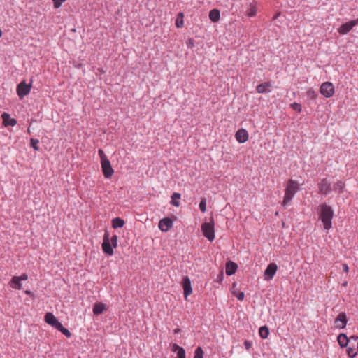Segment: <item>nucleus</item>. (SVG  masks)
<instances>
[{"label":"nucleus","instance_id":"obj_1","mask_svg":"<svg viewBox=\"0 0 358 358\" xmlns=\"http://www.w3.org/2000/svg\"><path fill=\"white\" fill-rule=\"evenodd\" d=\"M319 219L321 220L324 229L329 230L332 227V219L334 217V210L327 203L320 204L317 208Z\"/></svg>","mask_w":358,"mask_h":358},{"label":"nucleus","instance_id":"obj_2","mask_svg":"<svg viewBox=\"0 0 358 358\" xmlns=\"http://www.w3.org/2000/svg\"><path fill=\"white\" fill-rule=\"evenodd\" d=\"M299 189V184L297 181L289 179L285 189V195L282 202V206L285 209L287 206L292 201L294 195Z\"/></svg>","mask_w":358,"mask_h":358},{"label":"nucleus","instance_id":"obj_3","mask_svg":"<svg viewBox=\"0 0 358 358\" xmlns=\"http://www.w3.org/2000/svg\"><path fill=\"white\" fill-rule=\"evenodd\" d=\"M201 231L203 236L208 238L210 241H212L215 238V229H214V220L210 218L209 222H204L201 225Z\"/></svg>","mask_w":358,"mask_h":358},{"label":"nucleus","instance_id":"obj_4","mask_svg":"<svg viewBox=\"0 0 358 358\" xmlns=\"http://www.w3.org/2000/svg\"><path fill=\"white\" fill-rule=\"evenodd\" d=\"M347 348V352L350 357H354L358 352V336H352L350 337V343Z\"/></svg>","mask_w":358,"mask_h":358},{"label":"nucleus","instance_id":"obj_5","mask_svg":"<svg viewBox=\"0 0 358 358\" xmlns=\"http://www.w3.org/2000/svg\"><path fill=\"white\" fill-rule=\"evenodd\" d=\"M113 247L110 241V235L109 233L106 231L103 235V239L102 243V250L104 253L108 255H113Z\"/></svg>","mask_w":358,"mask_h":358},{"label":"nucleus","instance_id":"obj_6","mask_svg":"<svg viewBox=\"0 0 358 358\" xmlns=\"http://www.w3.org/2000/svg\"><path fill=\"white\" fill-rule=\"evenodd\" d=\"M320 92L326 98H330L334 94V86L330 82H324L321 85Z\"/></svg>","mask_w":358,"mask_h":358},{"label":"nucleus","instance_id":"obj_7","mask_svg":"<svg viewBox=\"0 0 358 358\" xmlns=\"http://www.w3.org/2000/svg\"><path fill=\"white\" fill-rule=\"evenodd\" d=\"M31 82L27 84L24 80L18 84L17 87V94L20 99H22L26 95L29 94L31 88Z\"/></svg>","mask_w":358,"mask_h":358},{"label":"nucleus","instance_id":"obj_8","mask_svg":"<svg viewBox=\"0 0 358 358\" xmlns=\"http://www.w3.org/2000/svg\"><path fill=\"white\" fill-rule=\"evenodd\" d=\"M318 188L319 193L324 196H327L332 192L331 184L327 178L321 180L318 183Z\"/></svg>","mask_w":358,"mask_h":358},{"label":"nucleus","instance_id":"obj_9","mask_svg":"<svg viewBox=\"0 0 358 358\" xmlns=\"http://www.w3.org/2000/svg\"><path fill=\"white\" fill-rule=\"evenodd\" d=\"M357 24H358L357 19L349 21L346 23L343 24L338 29V31L340 34L345 35L348 34Z\"/></svg>","mask_w":358,"mask_h":358},{"label":"nucleus","instance_id":"obj_10","mask_svg":"<svg viewBox=\"0 0 358 358\" xmlns=\"http://www.w3.org/2000/svg\"><path fill=\"white\" fill-rule=\"evenodd\" d=\"M277 270H278V266H277L276 264H275V263L269 264L267 266V267L265 269L264 273V280H271V279H273Z\"/></svg>","mask_w":358,"mask_h":358},{"label":"nucleus","instance_id":"obj_11","mask_svg":"<svg viewBox=\"0 0 358 358\" xmlns=\"http://www.w3.org/2000/svg\"><path fill=\"white\" fill-rule=\"evenodd\" d=\"M103 174L106 178H110L113 173V169L111 166L110 162L108 159H105L101 162Z\"/></svg>","mask_w":358,"mask_h":358},{"label":"nucleus","instance_id":"obj_12","mask_svg":"<svg viewBox=\"0 0 358 358\" xmlns=\"http://www.w3.org/2000/svg\"><path fill=\"white\" fill-rule=\"evenodd\" d=\"M182 285L184 290L185 298L187 299V296L192 294V293L190 279L187 276H186L185 278H183Z\"/></svg>","mask_w":358,"mask_h":358},{"label":"nucleus","instance_id":"obj_13","mask_svg":"<svg viewBox=\"0 0 358 358\" xmlns=\"http://www.w3.org/2000/svg\"><path fill=\"white\" fill-rule=\"evenodd\" d=\"M236 141L240 143H243L248 140V133L245 129H238L235 134Z\"/></svg>","mask_w":358,"mask_h":358},{"label":"nucleus","instance_id":"obj_14","mask_svg":"<svg viewBox=\"0 0 358 358\" xmlns=\"http://www.w3.org/2000/svg\"><path fill=\"white\" fill-rule=\"evenodd\" d=\"M346 315L344 313H341L335 320V326L338 329H343L345 327L347 324Z\"/></svg>","mask_w":358,"mask_h":358},{"label":"nucleus","instance_id":"obj_15","mask_svg":"<svg viewBox=\"0 0 358 358\" xmlns=\"http://www.w3.org/2000/svg\"><path fill=\"white\" fill-rule=\"evenodd\" d=\"M173 226V221L169 218L165 217L162 219L159 222V228L162 231H169Z\"/></svg>","mask_w":358,"mask_h":358},{"label":"nucleus","instance_id":"obj_16","mask_svg":"<svg viewBox=\"0 0 358 358\" xmlns=\"http://www.w3.org/2000/svg\"><path fill=\"white\" fill-rule=\"evenodd\" d=\"M3 124L5 127H14L17 124V120L15 118L10 117V115L7 113H3L1 115Z\"/></svg>","mask_w":358,"mask_h":358},{"label":"nucleus","instance_id":"obj_17","mask_svg":"<svg viewBox=\"0 0 358 358\" xmlns=\"http://www.w3.org/2000/svg\"><path fill=\"white\" fill-rule=\"evenodd\" d=\"M238 268L236 263L229 261L226 263L225 271L227 275H231L234 274Z\"/></svg>","mask_w":358,"mask_h":358},{"label":"nucleus","instance_id":"obj_18","mask_svg":"<svg viewBox=\"0 0 358 358\" xmlns=\"http://www.w3.org/2000/svg\"><path fill=\"white\" fill-rule=\"evenodd\" d=\"M345 187V181L338 180L333 185V187L331 188H332V191H335L336 192H338V194H341L343 192Z\"/></svg>","mask_w":358,"mask_h":358},{"label":"nucleus","instance_id":"obj_19","mask_svg":"<svg viewBox=\"0 0 358 358\" xmlns=\"http://www.w3.org/2000/svg\"><path fill=\"white\" fill-rule=\"evenodd\" d=\"M271 87V85L269 82H265L261 83L257 86V91L259 94H263L267 92H270L269 88Z\"/></svg>","mask_w":358,"mask_h":358},{"label":"nucleus","instance_id":"obj_20","mask_svg":"<svg viewBox=\"0 0 358 358\" xmlns=\"http://www.w3.org/2000/svg\"><path fill=\"white\" fill-rule=\"evenodd\" d=\"M93 313L96 315L102 314L106 310V306L102 303H96L93 306Z\"/></svg>","mask_w":358,"mask_h":358},{"label":"nucleus","instance_id":"obj_21","mask_svg":"<svg viewBox=\"0 0 358 358\" xmlns=\"http://www.w3.org/2000/svg\"><path fill=\"white\" fill-rule=\"evenodd\" d=\"M338 344L341 348H344L345 346H348V343H350V338H348L346 334H340L338 336L337 338Z\"/></svg>","mask_w":358,"mask_h":358},{"label":"nucleus","instance_id":"obj_22","mask_svg":"<svg viewBox=\"0 0 358 358\" xmlns=\"http://www.w3.org/2000/svg\"><path fill=\"white\" fill-rule=\"evenodd\" d=\"M45 321L49 325L53 326L59 321L52 313H47L45 315Z\"/></svg>","mask_w":358,"mask_h":358},{"label":"nucleus","instance_id":"obj_23","mask_svg":"<svg viewBox=\"0 0 358 358\" xmlns=\"http://www.w3.org/2000/svg\"><path fill=\"white\" fill-rule=\"evenodd\" d=\"M209 18L213 22H217L220 18V10L217 9L211 10L209 13Z\"/></svg>","mask_w":358,"mask_h":358},{"label":"nucleus","instance_id":"obj_24","mask_svg":"<svg viewBox=\"0 0 358 358\" xmlns=\"http://www.w3.org/2000/svg\"><path fill=\"white\" fill-rule=\"evenodd\" d=\"M11 287L17 289H22V283L20 282V278L18 276H14L11 279V281L10 282Z\"/></svg>","mask_w":358,"mask_h":358},{"label":"nucleus","instance_id":"obj_25","mask_svg":"<svg viewBox=\"0 0 358 358\" xmlns=\"http://www.w3.org/2000/svg\"><path fill=\"white\" fill-rule=\"evenodd\" d=\"M124 224V221L120 217H115L112 220V227L114 229L122 227Z\"/></svg>","mask_w":358,"mask_h":358},{"label":"nucleus","instance_id":"obj_26","mask_svg":"<svg viewBox=\"0 0 358 358\" xmlns=\"http://www.w3.org/2000/svg\"><path fill=\"white\" fill-rule=\"evenodd\" d=\"M259 334L262 338L266 339L269 335V329L267 326L261 327L259 329Z\"/></svg>","mask_w":358,"mask_h":358},{"label":"nucleus","instance_id":"obj_27","mask_svg":"<svg viewBox=\"0 0 358 358\" xmlns=\"http://www.w3.org/2000/svg\"><path fill=\"white\" fill-rule=\"evenodd\" d=\"M180 194L179 193H177V192H174L172 196H171V203L174 206H180V202L177 201V199H180Z\"/></svg>","mask_w":358,"mask_h":358},{"label":"nucleus","instance_id":"obj_28","mask_svg":"<svg viewBox=\"0 0 358 358\" xmlns=\"http://www.w3.org/2000/svg\"><path fill=\"white\" fill-rule=\"evenodd\" d=\"M257 13V8L255 5L250 3L249 5V8L247 10V15L249 17H253L256 15Z\"/></svg>","mask_w":358,"mask_h":358},{"label":"nucleus","instance_id":"obj_29","mask_svg":"<svg viewBox=\"0 0 358 358\" xmlns=\"http://www.w3.org/2000/svg\"><path fill=\"white\" fill-rule=\"evenodd\" d=\"M306 94H307V97L309 99L314 100V99H316V98L317 97V94L316 91L315 90H313V88H309L307 90Z\"/></svg>","mask_w":358,"mask_h":358},{"label":"nucleus","instance_id":"obj_30","mask_svg":"<svg viewBox=\"0 0 358 358\" xmlns=\"http://www.w3.org/2000/svg\"><path fill=\"white\" fill-rule=\"evenodd\" d=\"M194 358H203V351L201 347H197L196 348Z\"/></svg>","mask_w":358,"mask_h":358},{"label":"nucleus","instance_id":"obj_31","mask_svg":"<svg viewBox=\"0 0 358 358\" xmlns=\"http://www.w3.org/2000/svg\"><path fill=\"white\" fill-rule=\"evenodd\" d=\"M31 145L34 148V150H38L39 147L38 146V144L39 143V140L36 138H31L30 141Z\"/></svg>","mask_w":358,"mask_h":358},{"label":"nucleus","instance_id":"obj_32","mask_svg":"<svg viewBox=\"0 0 358 358\" xmlns=\"http://www.w3.org/2000/svg\"><path fill=\"white\" fill-rule=\"evenodd\" d=\"M199 209L201 212L205 213L206 210V199H203L199 203Z\"/></svg>","mask_w":358,"mask_h":358},{"label":"nucleus","instance_id":"obj_33","mask_svg":"<svg viewBox=\"0 0 358 358\" xmlns=\"http://www.w3.org/2000/svg\"><path fill=\"white\" fill-rule=\"evenodd\" d=\"M110 241L111 244L113 245V247L114 248H116L117 247V235H113L110 238Z\"/></svg>","mask_w":358,"mask_h":358},{"label":"nucleus","instance_id":"obj_34","mask_svg":"<svg viewBox=\"0 0 358 358\" xmlns=\"http://www.w3.org/2000/svg\"><path fill=\"white\" fill-rule=\"evenodd\" d=\"M98 154L101 159V162H103L105 159H108L102 149L98 150Z\"/></svg>","mask_w":358,"mask_h":358},{"label":"nucleus","instance_id":"obj_35","mask_svg":"<svg viewBox=\"0 0 358 358\" xmlns=\"http://www.w3.org/2000/svg\"><path fill=\"white\" fill-rule=\"evenodd\" d=\"M292 108H293V110L300 113L301 111V104L298 103H293L292 105H291Z\"/></svg>","mask_w":358,"mask_h":358},{"label":"nucleus","instance_id":"obj_36","mask_svg":"<svg viewBox=\"0 0 358 358\" xmlns=\"http://www.w3.org/2000/svg\"><path fill=\"white\" fill-rule=\"evenodd\" d=\"M224 278V274L222 271H220L219 274L217 275V278L215 279V281L221 283Z\"/></svg>","mask_w":358,"mask_h":358},{"label":"nucleus","instance_id":"obj_37","mask_svg":"<svg viewBox=\"0 0 358 358\" xmlns=\"http://www.w3.org/2000/svg\"><path fill=\"white\" fill-rule=\"evenodd\" d=\"M177 358H186L185 357V351L183 349H180V351L177 352Z\"/></svg>","mask_w":358,"mask_h":358},{"label":"nucleus","instance_id":"obj_38","mask_svg":"<svg viewBox=\"0 0 358 358\" xmlns=\"http://www.w3.org/2000/svg\"><path fill=\"white\" fill-rule=\"evenodd\" d=\"M60 332H62L67 338H69V337L71 336V333L70 332V331L69 329H67L66 328H65V327H64L62 329V330L60 331Z\"/></svg>","mask_w":358,"mask_h":358},{"label":"nucleus","instance_id":"obj_39","mask_svg":"<svg viewBox=\"0 0 358 358\" xmlns=\"http://www.w3.org/2000/svg\"><path fill=\"white\" fill-rule=\"evenodd\" d=\"M244 344V346H245V348L248 350H250V348L252 347V343L251 341H248V340H245L243 343Z\"/></svg>","mask_w":358,"mask_h":358},{"label":"nucleus","instance_id":"obj_40","mask_svg":"<svg viewBox=\"0 0 358 358\" xmlns=\"http://www.w3.org/2000/svg\"><path fill=\"white\" fill-rule=\"evenodd\" d=\"M54 328H55L56 329H57L59 331H60L61 330H62V329L64 328V326L58 321L54 326H53Z\"/></svg>","mask_w":358,"mask_h":358},{"label":"nucleus","instance_id":"obj_41","mask_svg":"<svg viewBox=\"0 0 358 358\" xmlns=\"http://www.w3.org/2000/svg\"><path fill=\"white\" fill-rule=\"evenodd\" d=\"M187 46L189 48H192L194 46V40L192 38H189L187 41Z\"/></svg>","mask_w":358,"mask_h":358},{"label":"nucleus","instance_id":"obj_42","mask_svg":"<svg viewBox=\"0 0 358 358\" xmlns=\"http://www.w3.org/2000/svg\"><path fill=\"white\" fill-rule=\"evenodd\" d=\"M180 349H183V348H182V347L179 346V345H177V344H173V349H172V350H173V352H178V351H180Z\"/></svg>","mask_w":358,"mask_h":358},{"label":"nucleus","instance_id":"obj_43","mask_svg":"<svg viewBox=\"0 0 358 358\" xmlns=\"http://www.w3.org/2000/svg\"><path fill=\"white\" fill-rule=\"evenodd\" d=\"M244 297H245V294L243 292H239L237 295H236V298L239 301H243L244 299Z\"/></svg>","mask_w":358,"mask_h":358},{"label":"nucleus","instance_id":"obj_44","mask_svg":"<svg viewBox=\"0 0 358 358\" xmlns=\"http://www.w3.org/2000/svg\"><path fill=\"white\" fill-rule=\"evenodd\" d=\"M343 271L345 273H348L349 271V267L347 264H342Z\"/></svg>","mask_w":358,"mask_h":358},{"label":"nucleus","instance_id":"obj_45","mask_svg":"<svg viewBox=\"0 0 358 358\" xmlns=\"http://www.w3.org/2000/svg\"><path fill=\"white\" fill-rule=\"evenodd\" d=\"M18 278H20V281L27 280L28 279V276L27 274H22V275L18 276Z\"/></svg>","mask_w":358,"mask_h":358},{"label":"nucleus","instance_id":"obj_46","mask_svg":"<svg viewBox=\"0 0 358 358\" xmlns=\"http://www.w3.org/2000/svg\"><path fill=\"white\" fill-rule=\"evenodd\" d=\"M176 26H177L178 27H182V26H183V21H182V20H181L180 22L177 21V22H176Z\"/></svg>","mask_w":358,"mask_h":358},{"label":"nucleus","instance_id":"obj_47","mask_svg":"<svg viewBox=\"0 0 358 358\" xmlns=\"http://www.w3.org/2000/svg\"><path fill=\"white\" fill-rule=\"evenodd\" d=\"M24 292L27 295H32V292L30 290H26Z\"/></svg>","mask_w":358,"mask_h":358},{"label":"nucleus","instance_id":"obj_48","mask_svg":"<svg viewBox=\"0 0 358 358\" xmlns=\"http://www.w3.org/2000/svg\"><path fill=\"white\" fill-rule=\"evenodd\" d=\"M179 331H180V329H176L174 330V333H175V334L178 333V332H179Z\"/></svg>","mask_w":358,"mask_h":358},{"label":"nucleus","instance_id":"obj_49","mask_svg":"<svg viewBox=\"0 0 358 358\" xmlns=\"http://www.w3.org/2000/svg\"><path fill=\"white\" fill-rule=\"evenodd\" d=\"M1 36H2V31H1V30L0 29V38L1 37Z\"/></svg>","mask_w":358,"mask_h":358},{"label":"nucleus","instance_id":"obj_50","mask_svg":"<svg viewBox=\"0 0 358 358\" xmlns=\"http://www.w3.org/2000/svg\"><path fill=\"white\" fill-rule=\"evenodd\" d=\"M27 131H28V133H29V134H30V133H31V131H30V129H29V128H28Z\"/></svg>","mask_w":358,"mask_h":358},{"label":"nucleus","instance_id":"obj_51","mask_svg":"<svg viewBox=\"0 0 358 358\" xmlns=\"http://www.w3.org/2000/svg\"><path fill=\"white\" fill-rule=\"evenodd\" d=\"M357 20H358V18H357Z\"/></svg>","mask_w":358,"mask_h":358}]
</instances>
